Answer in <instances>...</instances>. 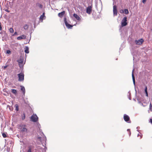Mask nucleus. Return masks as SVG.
<instances>
[{
	"label": "nucleus",
	"mask_w": 152,
	"mask_h": 152,
	"mask_svg": "<svg viewBox=\"0 0 152 152\" xmlns=\"http://www.w3.org/2000/svg\"><path fill=\"white\" fill-rule=\"evenodd\" d=\"M127 18L126 17H124L122 20L121 22V25L120 26L119 31H121V29L122 27L126 26L127 24Z\"/></svg>",
	"instance_id": "obj_1"
},
{
	"label": "nucleus",
	"mask_w": 152,
	"mask_h": 152,
	"mask_svg": "<svg viewBox=\"0 0 152 152\" xmlns=\"http://www.w3.org/2000/svg\"><path fill=\"white\" fill-rule=\"evenodd\" d=\"M26 125L21 124L19 125V129L22 132H27V129L26 128Z\"/></svg>",
	"instance_id": "obj_2"
},
{
	"label": "nucleus",
	"mask_w": 152,
	"mask_h": 152,
	"mask_svg": "<svg viewBox=\"0 0 152 152\" xmlns=\"http://www.w3.org/2000/svg\"><path fill=\"white\" fill-rule=\"evenodd\" d=\"M31 120L34 122L38 121V117L36 114H33L31 117Z\"/></svg>",
	"instance_id": "obj_3"
},
{
	"label": "nucleus",
	"mask_w": 152,
	"mask_h": 152,
	"mask_svg": "<svg viewBox=\"0 0 152 152\" xmlns=\"http://www.w3.org/2000/svg\"><path fill=\"white\" fill-rule=\"evenodd\" d=\"M18 81L20 82L23 81L24 80V74L23 73L21 72L18 74Z\"/></svg>",
	"instance_id": "obj_4"
},
{
	"label": "nucleus",
	"mask_w": 152,
	"mask_h": 152,
	"mask_svg": "<svg viewBox=\"0 0 152 152\" xmlns=\"http://www.w3.org/2000/svg\"><path fill=\"white\" fill-rule=\"evenodd\" d=\"M64 22L65 24L66 27L68 29H71L73 27V25L69 24L67 21L66 19V17L64 18Z\"/></svg>",
	"instance_id": "obj_5"
},
{
	"label": "nucleus",
	"mask_w": 152,
	"mask_h": 152,
	"mask_svg": "<svg viewBox=\"0 0 152 152\" xmlns=\"http://www.w3.org/2000/svg\"><path fill=\"white\" fill-rule=\"evenodd\" d=\"M124 119L126 122L129 123H131V121L130 120L129 116L126 114L124 115Z\"/></svg>",
	"instance_id": "obj_6"
},
{
	"label": "nucleus",
	"mask_w": 152,
	"mask_h": 152,
	"mask_svg": "<svg viewBox=\"0 0 152 152\" xmlns=\"http://www.w3.org/2000/svg\"><path fill=\"white\" fill-rule=\"evenodd\" d=\"M143 41V39H140L138 40H135V42L136 45H140L142 43Z\"/></svg>",
	"instance_id": "obj_7"
},
{
	"label": "nucleus",
	"mask_w": 152,
	"mask_h": 152,
	"mask_svg": "<svg viewBox=\"0 0 152 152\" xmlns=\"http://www.w3.org/2000/svg\"><path fill=\"white\" fill-rule=\"evenodd\" d=\"M92 5L89 6L86 8V12L87 13L90 14H91L92 11Z\"/></svg>",
	"instance_id": "obj_8"
},
{
	"label": "nucleus",
	"mask_w": 152,
	"mask_h": 152,
	"mask_svg": "<svg viewBox=\"0 0 152 152\" xmlns=\"http://www.w3.org/2000/svg\"><path fill=\"white\" fill-rule=\"evenodd\" d=\"M23 61V59L20 58L19 59L17 60V62L18 63L19 66L21 68L22 66V64Z\"/></svg>",
	"instance_id": "obj_9"
},
{
	"label": "nucleus",
	"mask_w": 152,
	"mask_h": 152,
	"mask_svg": "<svg viewBox=\"0 0 152 152\" xmlns=\"http://www.w3.org/2000/svg\"><path fill=\"white\" fill-rule=\"evenodd\" d=\"M113 13L114 15L116 16L117 15V6L115 5L113 6Z\"/></svg>",
	"instance_id": "obj_10"
},
{
	"label": "nucleus",
	"mask_w": 152,
	"mask_h": 152,
	"mask_svg": "<svg viewBox=\"0 0 152 152\" xmlns=\"http://www.w3.org/2000/svg\"><path fill=\"white\" fill-rule=\"evenodd\" d=\"M134 69H133L132 70V77L133 84H134V85L135 86V78L134 77Z\"/></svg>",
	"instance_id": "obj_11"
},
{
	"label": "nucleus",
	"mask_w": 152,
	"mask_h": 152,
	"mask_svg": "<svg viewBox=\"0 0 152 152\" xmlns=\"http://www.w3.org/2000/svg\"><path fill=\"white\" fill-rule=\"evenodd\" d=\"M46 18V17L45 15V12H43L42 15H41L39 17V19L40 20L41 22H42L43 19H45V18Z\"/></svg>",
	"instance_id": "obj_12"
},
{
	"label": "nucleus",
	"mask_w": 152,
	"mask_h": 152,
	"mask_svg": "<svg viewBox=\"0 0 152 152\" xmlns=\"http://www.w3.org/2000/svg\"><path fill=\"white\" fill-rule=\"evenodd\" d=\"M65 13V11H63L62 12H60L58 13V15L59 17L60 18H62L63 16V15Z\"/></svg>",
	"instance_id": "obj_13"
},
{
	"label": "nucleus",
	"mask_w": 152,
	"mask_h": 152,
	"mask_svg": "<svg viewBox=\"0 0 152 152\" xmlns=\"http://www.w3.org/2000/svg\"><path fill=\"white\" fill-rule=\"evenodd\" d=\"M20 87H21L20 90L22 91L23 94L24 95H25V89L24 87L22 86H20Z\"/></svg>",
	"instance_id": "obj_14"
},
{
	"label": "nucleus",
	"mask_w": 152,
	"mask_h": 152,
	"mask_svg": "<svg viewBox=\"0 0 152 152\" xmlns=\"http://www.w3.org/2000/svg\"><path fill=\"white\" fill-rule=\"evenodd\" d=\"M73 16L77 20H81L80 18L77 15V14L74 13L73 15Z\"/></svg>",
	"instance_id": "obj_15"
},
{
	"label": "nucleus",
	"mask_w": 152,
	"mask_h": 152,
	"mask_svg": "<svg viewBox=\"0 0 152 152\" xmlns=\"http://www.w3.org/2000/svg\"><path fill=\"white\" fill-rule=\"evenodd\" d=\"M25 52L26 53H29V48L28 46H26L25 48Z\"/></svg>",
	"instance_id": "obj_16"
},
{
	"label": "nucleus",
	"mask_w": 152,
	"mask_h": 152,
	"mask_svg": "<svg viewBox=\"0 0 152 152\" xmlns=\"http://www.w3.org/2000/svg\"><path fill=\"white\" fill-rule=\"evenodd\" d=\"M36 122V123L35 124V126L39 129V130H40V128H41V126L40 124L38 122V121Z\"/></svg>",
	"instance_id": "obj_17"
},
{
	"label": "nucleus",
	"mask_w": 152,
	"mask_h": 152,
	"mask_svg": "<svg viewBox=\"0 0 152 152\" xmlns=\"http://www.w3.org/2000/svg\"><path fill=\"white\" fill-rule=\"evenodd\" d=\"M145 93L146 94V96L148 97V94L147 91V88L146 86H145Z\"/></svg>",
	"instance_id": "obj_18"
},
{
	"label": "nucleus",
	"mask_w": 152,
	"mask_h": 152,
	"mask_svg": "<svg viewBox=\"0 0 152 152\" xmlns=\"http://www.w3.org/2000/svg\"><path fill=\"white\" fill-rule=\"evenodd\" d=\"M11 92L13 94H17V91L15 89H11Z\"/></svg>",
	"instance_id": "obj_19"
},
{
	"label": "nucleus",
	"mask_w": 152,
	"mask_h": 152,
	"mask_svg": "<svg viewBox=\"0 0 152 152\" xmlns=\"http://www.w3.org/2000/svg\"><path fill=\"white\" fill-rule=\"evenodd\" d=\"M128 95V97L129 99V100H131V93H130V91H129L128 92V95Z\"/></svg>",
	"instance_id": "obj_20"
},
{
	"label": "nucleus",
	"mask_w": 152,
	"mask_h": 152,
	"mask_svg": "<svg viewBox=\"0 0 152 152\" xmlns=\"http://www.w3.org/2000/svg\"><path fill=\"white\" fill-rule=\"evenodd\" d=\"M28 27V26L27 24H25L23 26V28L24 29H27Z\"/></svg>",
	"instance_id": "obj_21"
},
{
	"label": "nucleus",
	"mask_w": 152,
	"mask_h": 152,
	"mask_svg": "<svg viewBox=\"0 0 152 152\" xmlns=\"http://www.w3.org/2000/svg\"><path fill=\"white\" fill-rule=\"evenodd\" d=\"M21 118L22 120H23L25 118V115L24 113H23L22 115H21Z\"/></svg>",
	"instance_id": "obj_22"
},
{
	"label": "nucleus",
	"mask_w": 152,
	"mask_h": 152,
	"mask_svg": "<svg viewBox=\"0 0 152 152\" xmlns=\"http://www.w3.org/2000/svg\"><path fill=\"white\" fill-rule=\"evenodd\" d=\"M17 38H26V36L25 35H22L17 37Z\"/></svg>",
	"instance_id": "obj_23"
},
{
	"label": "nucleus",
	"mask_w": 152,
	"mask_h": 152,
	"mask_svg": "<svg viewBox=\"0 0 152 152\" xmlns=\"http://www.w3.org/2000/svg\"><path fill=\"white\" fill-rule=\"evenodd\" d=\"M15 108H16V110L17 111H18L19 110V108H18V104H15Z\"/></svg>",
	"instance_id": "obj_24"
},
{
	"label": "nucleus",
	"mask_w": 152,
	"mask_h": 152,
	"mask_svg": "<svg viewBox=\"0 0 152 152\" xmlns=\"http://www.w3.org/2000/svg\"><path fill=\"white\" fill-rule=\"evenodd\" d=\"M9 31L11 33H13L14 32V30L12 28H11L9 29Z\"/></svg>",
	"instance_id": "obj_25"
},
{
	"label": "nucleus",
	"mask_w": 152,
	"mask_h": 152,
	"mask_svg": "<svg viewBox=\"0 0 152 152\" xmlns=\"http://www.w3.org/2000/svg\"><path fill=\"white\" fill-rule=\"evenodd\" d=\"M124 12L126 14H128L129 13V11L127 9H124Z\"/></svg>",
	"instance_id": "obj_26"
},
{
	"label": "nucleus",
	"mask_w": 152,
	"mask_h": 152,
	"mask_svg": "<svg viewBox=\"0 0 152 152\" xmlns=\"http://www.w3.org/2000/svg\"><path fill=\"white\" fill-rule=\"evenodd\" d=\"M149 110H150V111L152 112V104L150 103L149 106Z\"/></svg>",
	"instance_id": "obj_27"
},
{
	"label": "nucleus",
	"mask_w": 152,
	"mask_h": 152,
	"mask_svg": "<svg viewBox=\"0 0 152 152\" xmlns=\"http://www.w3.org/2000/svg\"><path fill=\"white\" fill-rule=\"evenodd\" d=\"M6 53L7 54H10L11 53V52L10 50H7L6 51Z\"/></svg>",
	"instance_id": "obj_28"
},
{
	"label": "nucleus",
	"mask_w": 152,
	"mask_h": 152,
	"mask_svg": "<svg viewBox=\"0 0 152 152\" xmlns=\"http://www.w3.org/2000/svg\"><path fill=\"white\" fill-rule=\"evenodd\" d=\"M31 150V148L29 147H28V149L27 152H32Z\"/></svg>",
	"instance_id": "obj_29"
},
{
	"label": "nucleus",
	"mask_w": 152,
	"mask_h": 152,
	"mask_svg": "<svg viewBox=\"0 0 152 152\" xmlns=\"http://www.w3.org/2000/svg\"><path fill=\"white\" fill-rule=\"evenodd\" d=\"M2 135L3 136V137H4V138H5V137H7L6 134L4 133H3L2 134Z\"/></svg>",
	"instance_id": "obj_30"
},
{
	"label": "nucleus",
	"mask_w": 152,
	"mask_h": 152,
	"mask_svg": "<svg viewBox=\"0 0 152 152\" xmlns=\"http://www.w3.org/2000/svg\"><path fill=\"white\" fill-rule=\"evenodd\" d=\"M138 103H139V104H140L141 105H142V106H143V107H145V106L144 105H143V103H142L141 102L139 101H138Z\"/></svg>",
	"instance_id": "obj_31"
},
{
	"label": "nucleus",
	"mask_w": 152,
	"mask_h": 152,
	"mask_svg": "<svg viewBox=\"0 0 152 152\" xmlns=\"http://www.w3.org/2000/svg\"><path fill=\"white\" fill-rule=\"evenodd\" d=\"M47 148L46 147H45L44 149H43V151L44 152H45L46 151V150H47Z\"/></svg>",
	"instance_id": "obj_32"
},
{
	"label": "nucleus",
	"mask_w": 152,
	"mask_h": 152,
	"mask_svg": "<svg viewBox=\"0 0 152 152\" xmlns=\"http://www.w3.org/2000/svg\"><path fill=\"white\" fill-rule=\"evenodd\" d=\"M3 91L4 92H5L7 93L8 94L7 92V89L6 88H4L3 89Z\"/></svg>",
	"instance_id": "obj_33"
},
{
	"label": "nucleus",
	"mask_w": 152,
	"mask_h": 152,
	"mask_svg": "<svg viewBox=\"0 0 152 152\" xmlns=\"http://www.w3.org/2000/svg\"><path fill=\"white\" fill-rule=\"evenodd\" d=\"M127 131L128 132H129V136H130V135H131V132L130 131V129H127Z\"/></svg>",
	"instance_id": "obj_34"
},
{
	"label": "nucleus",
	"mask_w": 152,
	"mask_h": 152,
	"mask_svg": "<svg viewBox=\"0 0 152 152\" xmlns=\"http://www.w3.org/2000/svg\"><path fill=\"white\" fill-rule=\"evenodd\" d=\"M7 107H9V109H10V110H11V106H9V105H7Z\"/></svg>",
	"instance_id": "obj_35"
},
{
	"label": "nucleus",
	"mask_w": 152,
	"mask_h": 152,
	"mask_svg": "<svg viewBox=\"0 0 152 152\" xmlns=\"http://www.w3.org/2000/svg\"><path fill=\"white\" fill-rule=\"evenodd\" d=\"M124 11L123 10H121L120 11V12L121 13H124Z\"/></svg>",
	"instance_id": "obj_36"
},
{
	"label": "nucleus",
	"mask_w": 152,
	"mask_h": 152,
	"mask_svg": "<svg viewBox=\"0 0 152 152\" xmlns=\"http://www.w3.org/2000/svg\"><path fill=\"white\" fill-rule=\"evenodd\" d=\"M2 30V28L1 25V23H0V31H1Z\"/></svg>",
	"instance_id": "obj_37"
},
{
	"label": "nucleus",
	"mask_w": 152,
	"mask_h": 152,
	"mask_svg": "<svg viewBox=\"0 0 152 152\" xmlns=\"http://www.w3.org/2000/svg\"><path fill=\"white\" fill-rule=\"evenodd\" d=\"M147 0H142V2L143 3V4H145V2H146V1Z\"/></svg>",
	"instance_id": "obj_38"
},
{
	"label": "nucleus",
	"mask_w": 152,
	"mask_h": 152,
	"mask_svg": "<svg viewBox=\"0 0 152 152\" xmlns=\"http://www.w3.org/2000/svg\"><path fill=\"white\" fill-rule=\"evenodd\" d=\"M17 34V33L16 32H15L12 35L13 36H14L15 35Z\"/></svg>",
	"instance_id": "obj_39"
},
{
	"label": "nucleus",
	"mask_w": 152,
	"mask_h": 152,
	"mask_svg": "<svg viewBox=\"0 0 152 152\" xmlns=\"http://www.w3.org/2000/svg\"><path fill=\"white\" fill-rule=\"evenodd\" d=\"M5 11L7 12H10V11L9 10H7V9H6V10H5Z\"/></svg>",
	"instance_id": "obj_40"
},
{
	"label": "nucleus",
	"mask_w": 152,
	"mask_h": 152,
	"mask_svg": "<svg viewBox=\"0 0 152 152\" xmlns=\"http://www.w3.org/2000/svg\"><path fill=\"white\" fill-rule=\"evenodd\" d=\"M149 122L151 123H152V118L150 119Z\"/></svg>",
	"instance_id": "obj_41"
},
{
	"label": "nucleus",
	"mask_w": 152,
	"mask_h": 152,
	"mask_svg": "<svg viewBox=\"0 0 152 152\" xmlns=\"http://www.w3.org/2000/svg\"><path fill=\"white\" fill-rule=\"evenodd\" d=\"M7 65H6V66H4V69H6V68H7Z\"/></svg>",
	"instance_id": "obj_42"
},
{
	"label": "nucleus",
	"mask_w": 152,
	"mask_h": 152,
	"mask_svg": "<svg viewBox=\"0 0 152 152\" xmlns=\"http://www.w3.org/2000/svg\"><path fill=\"white\" fill-rule=\"evenodd\" d=\"M150 30L151 31H152V26L150 28Z\"/></svg>",
	"instance_id": "obj_43"
},
{
	"label": "nucleus",
	"mask_w": 152,
	"mask_h": 152,
	"mask_svg": "<svg viewBox=\"0 0 152 152\" xmlns=\"http://www.w3.org/2000/svg\"><path fill=\"white\" fill-rule=\"evenodd\" d=\"M42 7V5L40 4V7L41 8Z\"/></svg>",
	"instance_id": "obj_44"
},
{
	"label": "nucleus",
	"mask_w": 152,
	"mask_h": 152,
	"mask_svg": "<svg viewBox=\"0 0 152 152\" xmlns=\"http://www.w3.org/2000/svg\"><path fill=\"white\" fill-rule=\"evenodd\" d=\"M140 136V134H137V137H139V136Z\"/></svg>",
	"instance_id": "obj_45"
},
{
	"label": "nucleus",
	"mask_w": 152,
	"mask_h": 152,
	"mask_svg": "<svg viewBox=\"0 0 152 152\" xmlns=\"http://www.w3.org/2000/svg\"><path fill=\"white\" fill-rule=\"evenodd\" d=\"M3 94L4 95H5V96H6V94Z\"/></svg>",
	"instance_id": "obj_46"
},
{
	"label": "nucleus",
	"mask_w": 152,
	"mask_h": 152,
	"mask_svg": "<svg viewBox=\"0 0 152 152\" xmlns=\"http://www.w3.org/2000/svg\"><path fill=\"white\" fill-rule=\"evenodd\" d=\"M18 39V40H19V39H22L19 38V39Z\"/></svg>",
	"instance_id": "obj_47"
},
{
	"label": "nucleus",
	"mask_w": 152,
	"mask_h": 152,
	"mask_svg": "<svg viewBox=\"0 0 152 152\" xmlns=\"http://www.w3.org/2000/svg\"><path fill=\"white\" fill-rule=\"evenodd\" d=\"M30 38H31V35H30Z\"/></svg>",
	"instance_id": "obj_48"
},
{
	"label": "nucleus",
	"mask_w": 152,
	"mask_h": 152,
	"mask_svg": "<svg viewBox=\"0 0 152 152\" xmlns=\"http://www.w3.org/2000/svg\"><path fill=\"white\" fill-rule=\"evenodd\" d=\"M140 138H141L142 137V136L141 135H140Z\"/></svg>",
	"instance_id": "obj_49"
},
{
	"label": "nucleus",
	"mask_w": 152,
	"mask_h": 152,
	"mask_svg": "<svg viewBox=\"0 0 152 152\" xmlns=\"http://www.w3.org/2000/svg\"><path fill=\"white\" fill-rule=\"evenodd\" d=\"M121 49V47L120 48V50Z\"/></svg>",
	"instance_id": "obj_50"
},
{
	"label": "nucleus",
	"mask_w": 152,
	"mask_h": 152,
	"mask_svg": "<svg viewBox=\"0 0 152 152\" xmlns=\"http://www.w3.org/2000/svg\"><path fill=\"white\" fill-rule=\"evenodd\" d=\"M1 33H2V32H0V34H1Z\"/></svg>",
	"instance_id": "obj_51"
},
{
	"label": "nucleus",
	"mask_w": 152,
	"mask_h": 152,
	"mask_svg": "<svg viewBox=\"0 0 152 152\" xmlns=\"http://www.w3.org/2000/svg\"><path fill=\"white\" fill-rule=\"evenodd\" d=\"M2 40H3V41H4V39H2Z\"/></svg>",
	"instance_id": "obj_52"
},
{
	"label": "nucleus",
	"mask_w": 152,
	"mask_h": 152,
	"mask_svg": "<svg viewBox=\"0 0 152 152\" xmlns=\"http://www.w3.org/2000/svg\"><path fill=\"white\" fill-rule=\"evenodd\" d=\"M45 139L46 140V137H45Z\"/></svg>",
	"instance_id": "obj_53"
},
{
	"label": "nucleus",
	"mask_w": 152,
	"mask_h": 152,
	"mask_svg": "<svg viewBox=\"0 0 152 152\" xmlns=\"http://www.w3.org/2000/svg\"><path fill=\"white\" fill-rule=\"evenodd\" d=\"M137 131L138 132L139 131L138 130H137Z\"/></svg>",
	"instance_id": "obj_54"
}]
</instances>
